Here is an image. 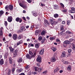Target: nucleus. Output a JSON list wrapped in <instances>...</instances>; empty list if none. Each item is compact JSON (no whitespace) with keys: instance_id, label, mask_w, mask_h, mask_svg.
I'll use <instances>...</instances> for the list:
<instances>
[{"instance_id":"26","label":"nucleus","mask_w":75,"mask_h":75,"mask_svg":"<svg viewBox=\"0 0 75 75\" xmlns=\"http://www.w3.org/2000/svg\"><path fill=\"white\" fill-rule=\"evenodd\" d=\"M32 13L33 16H35V17H37V16H38V14H37V13H33V12H32Z\"/></svg>"},{"instance_id":"57","label":"nucleus","mask_w":75,"mask_h":75,"mask_svg":"<svg viewBox=\"0 0 75 75\" xmlns=\"http://www.w3.org/2000/svg\"><path fill=\"white\" fill-rule=\"evenodd\" d=\"M8 53H6V54H5V56H6V58H7V57H8Z\"/></svg>"},{"instance_id":"28","label":"nucleus","mask_w":75,"mask_h":75,"mask_svg":"<svg viewBox=\"0 0 75 75\" xmlns=\"http://www.w3.org/2000/svg\"><path fill=\"white\" fill-rule=\"evenodd\" d=\"M60 5L61 7H62V8H64V4H62V3H60Z\"/></svg>"},{"instance_id":"62","label":"nucleus","mask_w":75,"mask_h":75,"mask_svg":"<svg viewBox=\"0 0 75 75\" xmlns=\"http://www.w3.org/2000/svg\"><path fill=\"white\" fill-rule=\"evenodd\" d=\"M37 74V72H33V74H34V75H35Z\"/></svg>"},{"instance_id":"36","label":"nucleus","mask_w":75,"mask_h":75,"mask_svg":"<svg viewBox=\"0 0 75 75\" xmlns=\"http://www.w3.org/2000/svg\"><path fill=\"white\" fill-rule=\"evenodd\" d=\"M4 25L5 27H7V26L8 23H7V21H4Z\"/></svg>"},{"instance_id":"10","label":"nucleus","mask_w":75,"mask_h":75,"mask_svg":"<svg viewBox=\"0 0 75 75\" xmlns=\"http://www.w3.org/2000/svg\"><path fill=\"white\" fill-rule=\"evenodd\" d=\"M9 8L10 11H12L13 10V6L12 5H9Z\"/></svg>"},{"instance_id":"18","label":"nucleus","mask_w":75,"mask_h":75,"mask_svg":"<svg viewBox=\"0 0 75 75\" xmlns=\"http://www.w3.org/2000/svg\"><path fill=\"white\" fill-rule=\"evenodd\" d=\"M39 46H40L39 43H36L35 44V47L36 48H39Z\"/></svg>"},{"instance_id":"54","label":"nucleus","mask_w":75,"mask_h":75,"mask_svg":"<svg viewBox=\"0 0 75 75\" xmlns=\"http://www.w3.org/2000/svg\"><path fill=\"white\" fill-rule=\"evenodd\" d=\"M31 1L32 0H27L28 2L29 3H31Z\"/></svg>"},{"instance_id":"23","label":"nucleus","mask_w":75,"mask_h":75,"mask_svg":"<svg viewBox=\"0 0 75 75\" xmlns=\"http://www.w3.org/2000/svg\"><path fill=\"white\" fill-rule=\"evenodd\" d=\"M45 24H48V25H50V24L49 23H48V20H45Z\"/></svg>"},{"instance_id":"55","label":"nucleus","mask_w":75,"mask_h":75,"mask_svg":"<svg viewBox=\"0 0 75 75\" xmlns=\"http://www.w3.org/2000/svg\"><path fill=\"white\" fill-rule=\"evenodd\" d=\"M41 5L42 7H44V6H45V4H43L42 3H41Z\"/></svg>"},{"instance_id":"56","label":"nucleus","mask_w":75,"mask_h":75,"mask_svg":"<svg viewBox=\"0 0 75 75\" xmlns=\"http://www.w3.org/2000/svg\"><path fill=\"white\" fill-rule=\"evenodd\" d=\"M71 55V53H69V54H68L67 56V57H69V56H70Z\"/></svg>"},{"instance_id":"40","label":"nucleus","mask_w":75,"mask_h":75,"mask_svg":"<svg viewBox=\"0 0 75 75\" xmlns=\"http://www.w3.org/2000/svg\"><path fill=\"white\" fill-rule=\"evenodd\" d=\"M39 33V30H36L35 31V35H37Z\"/></svg>"},{"instance_id":"17","label":"nucleus","mask_w":75,"mask_h":75,"mask_svg":"<svg viewBox=\"0 0 75 75\" xmlns=\"http://www.w3.org/2000/svg\"><path fill=\"white\" fill-rule=\"evenodd\" d=\"M19 5L20 6H21V7H23V8H25L27 7L26 6L24 5L21 3L19 4Z\"/></svg>"},{"instance_id":"48","label":"nucleus","mask_w":75,"mask_h":75,"mask_svg":"<svg viewBox=\"0 0 75 75\" xmlns=\"http://www.w3.org/2000/svg\"><path fill=\"white\" fill-rule=\"evenodd\" d=\"M70 21H68L67 22V24L68 25H69L70 24Z\"/></svg>"},{"instance_id":"3","label":"nucleus","mask_w":75,"mask_h":75,"mask_svg":"<svg viewBox=\"0 0 75 75\" xmlns=\"http://www.w3.org/2000/svg\"><path fill=\"white\" fill-rule=\"evenodd\" d=\"M7 21L9 23H11L13 21V17L11 16H9L7 18Z\"/></svg>"},{"instance_id":"63","label":"nucleus","mask_w":75,"mask_h":75,"mask_svg":"<svg viewBox=\"0 0 75 75\" xmlns=\"http://www.w3.org/2000/svg\"><path fill=\"white\" fill-rule=\"evenodd\" d=\"M47 73V71H44L42 73L43 74H46Z\"/></svg>"},{"instance_id":"46","label":"nucleus","mask_w":75,"mask_h":75,"mask_svg":"<svg viewBox=\"0 0 75 75\" xmlns=\"http://www.w3.org/2000/svg\"><path fill=\"white\" fill-rule=\"evenodd\" d=\"M71 51L72 50L71 49H69L68 50V52H69V53H71Z\"/></svg>"},{"instance_id":"32","label":"nucleus","mask_w":75,"mask_h":75,"mask_svg":"<svg viewBox=\"0 0 75 75\" xmlns=\"http://www.w3.org/2000/svg\"><path fill=\"white\" fill-rule=\"evenodd\" d=\"M23 61V59L21 58H20L19 60L18 61V62L20 63L21 62Z\"/></svg>"},{"instance_id":"8","label":"nucleus","mask_w":75,"mask_h":75,"mask_svg":"<svg viewBox=\"0 0 75 75\" xmlns=\"http://www.w3.org/2000/svg\"><path fill=\"white\" fill-rule=\"evenodd\" d=\"M21 30L22 31H25L26 30V29H25V28L24 26H22L21 27Z\"/></svg>"},{"instance_id":"4","label":"nucleus","mask_w":75,"mask_h":75,"mask_svg":"<svg viewBox=\"0 0 75 75\" xmlns=\"http://www.w3.org/2000/svg\"><path fill=\"white\" fill-rule=\"evenodd\" d=\"M17 35L14 34L13 35V38L14 40H17Z\"/></svg>"},{"instance_id":"6","label":"nucleus","mask_w":75,"mask_h":75,"mask_svg":"<svg viewBox=\"0 0 75 75\" xmlns=\"http://www.w3.org/2000/svg\"><path fill=\"white\" fill-rule=\"evenodd\" d=\"M8 61L10 64H13V61L12 60V59L11 57H9L8 59Z\"/></svg>"},{"instance_id":"29","label":"nucleus","mask_w":75,"mask_h":75,"mask_svg":"<svg viewBox=\"0 0 75 75\" xmlns=\"http://www.w3.org/2000/svg\"><path fill=\"white\" fill-rule=\"evenodd\" d=\"M51 49L52 50V51H55L57 50L56 48L54 47H52L51 48Z\"/></svg>"},{"instance_id":"14","label":"nucleus","mask_w":75,"mask_h":75,"mask_svg":"<svg viewBox=\"0 0 75 75\" xmlns=\"http://www.w3.org/2000/svg\"><path fill=\"white\" fill-rule=\"evenodd\" d=\"M54 9L58 10L59 8V6L57 5H54Z\"/></svg>"},{"instance_id":"11","label":"nucleus","mask_w":75,"mask_h":75,"mask_svg":"<svg viewBox=\"0 0 75 75\" xmlns=\"http://www.w3.org/2000/svg\"><path fill=\"white\" fill-rule=\"evenodd\" d=\"M9 48L11 52H13L14 50V49L12 48V47L10 46L9 47Z\"/></svg>"},{"instance_id":"25","label":"nucleus","mask_w":75,"mask_h":75,"mask_svg":"<svg viewBox=\"0 0 75 75\" xmlns=\"http://www.w3.org/2000/svg\"><path fill=\"white\" fill-rule=\"evenodd\" d=\"M23 37V35L21 34H20L18 36V39L19 40H20V39H21V38H22Z\"/></svg>"},{"instance_id":"37","label":"nucleus","mask_w":75,"mask_h":75,"mask_svg":"<svg viewBox=\"0 0 75 75\" xmlns=\"http://www.w3.org/2000/svg\"><path fill=\"white\" fill-rule=\"evenodd\" d=\"M25 69L26 70H28L29 68H30V67H29V65H27L25 67Z\"/></svg>"},{"instance_id":"21","label":"nucleus","mask_w":75,"mask_h":75,"mask_svg":"<svg viewBox=\"0 0 75 75\" xmlns=\"http://www.w3.org/2000/svg\"><path fill=\"white\" fill-rule=\"evenodd\" d=\"M54 16L55 18H58L59 17V15L57 13H55L54 15Z\"/></svg>"},{"instance_id":"30","label":"nucleus","mask_w":75,"mask_h":75,"mask_svg":"<svg viewBox=\"0 0 75 75\" xmlns=\"http://www.w3.org/2000/svg\"><path fill=\"white\" fill-rule=\"evenodd\" d=\"M8 8H9V6L8 5H7L6 6L5 8V9L6 10H7L8 11Z\"/></svg>"},{"instance_id":"35","label":"nucleus","mask_w":75,"mask_h":75,"mask_svg":"<svg viewBox=\"0 0 75 75\" xmlns=\"http://www.w3.org/2000/svg\"><path fill=\"white\" fill-rule=\"evenodd\" d=\"M30 46L31 47H33L34 46V44H33L31 43H30L29 44L28 47H30Z\"/></svg>"},{"instance_id":"44","label":"nucleus","mask_w":75,"mask_h":75,"mask_svg":"<svg viewBox=\"0 0 75 75\" xmlns=\"http://www.w3.org/2000/svg\"><path fill=\"white\" fill-rule=\"evenodd\" d=\"M64 30V28L62 26H61L60 27V30L61 31H63Z\"/></svg>"},{"instance_id":"19","label":"nucleus","mask_w":75,"mask_h":75,"mask_svg":"<svg viewBox=\"0 0 75 75\" xmlns=\"http://www.w3.org/2000/svg\"><path fill=\"white\" fill-rule=\"evenodd\" d=\"M37 61L38 62H40L41 61V57H38L37 58Z\"/></svg>"},{"instance_id":"7","label":"nucleus","mask_w":75,"mask_h":75,"mask_svg":"<svg viewBox=\"0 0 75 75\" xmlns=\"http://www.w3.org/2000/svg\"><path fill=\"white\" fill-rule=\"evenodd\" d=\"M23 69H18L16 70V72L17 73H20L21 72H22V71H23Z\"/></svg>"},{"instance_id":"53","label":"nucleus","mask_w":75,"mask_h":75,"mask_svg":"<svg viewBox=\"0 0 75 75\" xmlns=\"http://www.w3.org/2000/svg\"><path fill=\"white\" fill-rule=\"evenodd\" d=\"M58 21H60V22H61V21H62V19L61 18H59L58 19Z\"/></svg>"},{"instance_id":"38","label":"nucleus","mask_w":75,"mask_h":75,"mask_svg":"<svg viewBox=\"0 0 75 75\" xmlns=\"http://www.w3.org/2000/svg\"><path fill=\"white\" fill-rule=\"evenodd\" d=\"M35 70L36 71H38V67H35Z\"/></svg>"},{"instance_id":"60","label":"nucleus","mask_w":75,"mask_h":75,"mask_svg":"<svg viewBox=\"0 0 75 75\" xmlns=\"http://www.w3.org/2000/svg\"><path fill=\"white\" fill-rule=\"evenodd\" d=\"M56 56H57V53H54V54L53 55V57H55V58H56Z\"/></svg>"},{"instance_id":"5","label":"nucleus","mask_w":75,"mask_h":75,"mask_svg":"<svg viewBox=\"0 0 75 75\" xmlns=\"http://www.w3.org/2000/svg\"><path fill=\"white\" fill-rule=\"evenodd\" d=\"M54 18H51L50 19H49V21L50 22L51 24L52 25H53V23H54Z\"/></svg>"},{"instance_id":"15","label":"nucleus","mask_w":75,"mask_h":75,"mask_svg":"<svg viewBox=\"0 0 75 75\" xmlns=\"http://www.w3.org/2000/svg\"><path fill=\"white\" fill-rule=\"evenodd\" d=\"M11 71L12 72V74H14V72L15 71V70H16V67H13L11 69Z\"/></svg>"},{"instance_id":"24","label":"nucleus","mask_w":75,"mask_h":75,"mask_svg":"<svg viewBox=\"0 0 75 75\" xmlns=\"http://www.w3.org/2000/svg\"><path fill=\"white\" fill-rule=\"evenodd\" d=\"M45 41V38H43V39H42V40L41 41V43L42 44H44Z\"/></svg>"},{"instance_id":"47","label":"nucleus","mask_w":75,"mask_h":75,"mask_svg":"<svg viewBox=\"0 0 75 75\" xmlns=\"http://www.w3.org/2000/svg\"><path fill=\"white\" fill-rule=\"evenodd\" d=\"M70 11L71 12V13H75V10H71Z\"/></svg>"},{"instance_id":"49","label":"nucleus","mask_w":75,"mask_h":75,"mask_svg":"<svg viewBox=\"0 0 75 75\" xmlns=\"http://www.w3.org/2000/svg\"><path fill=\"white\" fill-rule=\"evenodd\" d=\"M50 40H54V38L51 37L50 38Z\"/></svg>"},{"instance_id":"61","label":"nucleus","mask_w":75,"mask_h":75,"mask_svg":"<svg viewBox=\"0 0 75 75\" xmlns=\"http://www.w3.org/2000/svg\"><path fill=\"white\" fill-rule=\"evenodd\" d=\"M19 42L21 44L23 43V40H21L19 41Z\"/></svg>"},{"instance_id":"20","label":"nucleus","mask_w":75,"mask_h":75,"mask_svg":"<svg viewBox=\"0 0 75 75\" xmlns=\"http://www.w3.org/2000/svg\"><path fill=\"white\" fill-rule=\"evenodd\" d=\"M17 52H13V57H15L16 56H17Z\"/></svg>"},{"instance_id":"12","label":"nucleus","mask_w":75,"mask_h":75,"mask_svg":"<svg viewBox=\"0 0 75 75\" xmlns=\"http://www.w3.org/2000/svg\"><path fill=\"white\" fill-rule=\"evenodd\" d=\"M0 64L1 65H3L4 64V60L3 59H1L0 60Z\"/></svg>"},{"instance_id":"33","label":"nucleus","mask_w":75,"mask_h":75,"mask_svg":"<svg viewBox=\"0 0 75 75\" xmlns=\"http://www.w3.org/2000/svg\"><path fill=\"white\" fill-rule=\"evenodd\" d=\"M3 35V30H0V36H2Z\"/></svg>"},{"instance_id":"51","label":"nucleus","mask_w":75,"mask_h":75,"mask_svg":"<svg viewBox=\"0 0 75 75\" xmlns=\"http://www.w3.org/2000/svg\"><path fill=\"white\" fill-rule=\"evenodd\" d=\"M34 25H32L30 27V29L32 30H33V28H34Z\"/></svg>"},{"instance_id":"64","label":"nucleus","mask_w":75,"mask_h":75,"mask_svg":"<svg viewBox=\"0 0 75 75\" xmlns=\"http://www.w3.org/2000/svg\"><path fill=\"white\" fill-rule=\"evenodd\" d=\"M19 75H25V74H24V73H21Z\"/></svg>"},{"instance_id":"27","label":"nucleus","mask_w":75,"mask_h":75,"mask_svg":"<svg viewBox=\"0 0 75 75\" xmlns=\"http://www.w3.org/2000/svg\"><path fill=\"white\" fill-rule=\"evenodd\" d=\"M4 12L3 11L1 10L0 11V16H2V15L4 14Z\"/></svg>"},{"instance_id":"16","label":"nucleus","mask_w":75,"mask_h":75,"mask_svg":"<svg viewBox=\"0 0 75 75\" xmlns=\"http://www.w3.org/2000/svg\"><path fill=\"white\" fill-rule=\"evenodd\" d=\"M59 70V68L58 67L56 68V69L54 70V73H55L57 72H58V71Z\"/></svg>"},{"instance_id":"58","label":"nucleus","mask_w":75,"mask_h":75,"mask_svg":"<svg viewBox=\"0 0 75 75\" xmlns=\"http://www.w3.org/2000/svg\"><path fill=\"white\" fill-rule=\"evenodd\" d=\"M65 21H62V24H65Z\"/></svg>"},{"instance_id":"2","label":"nucleus","mask_w":75,"mask_h":75,"mask_svg":"<svg viewBox=\"0 0 75 75\" xmlns=\"http://www.w3.org/2000/svg\"><path fill=\"white\" fill-rule=\"evenodd\" d=\"M50 60L51 62H55L57 61L56 57H52L50 58Z\"/></svg>"},{"instance_id":"45","label":"nucleus","mask_w":75,"mask_h":75,"mask_svg":"<svg viewBox=\"0 0 75 75\" xmlns=\"http://www.w3.org/2000/svg\"><path fill=\"white\" fill-rule=\"evenodd\" d=\"M57 23H58L57 22V21H54V22L53 21V25H54H54H55V24H57Z\"/></svg>"},{"instance_id":"9","label":"nucleus","mask_w":75,"mask_h":75,"mask_svg":"<svg viewBox=\"0 0 75 75\" xmlns=\"http://www.w3.org/2000/svg\"><path fill=\"white\" fill-rule=\"evenodd\" d=\"M44 49H41L40 52H39L40 54V55H43L44 54Z\"/></svg>"},{"instance_id":"34","label":"nucleus","mask_w":75,"mask_h":75,"mask_svg":"<svg viewBox=\"0 0 75 75\" xmlns=\"http://www.w3.org/2000/svg\"><path fill=\"white\" fill-rule=\"evenodd\" d=\"M66 33H67V34H72V33L69 31H67Z\"/></svg>"},{"instance_id":"43","label":"nucleus","mask_w":75,"mask_h":75,"mask_svg":"<svg viewBox=\"0 0 75 75\" xmlns=\"http://www.w3.org/2000/svg\"><path fill=\"white\" fill-rule=\"evenodd\" d=\"M29 53L30 55H33V53L31 51H29Z\"/></svg>"},{"instance_id":"50","label":"nucleus","mask_w":75,"mask_h":75,"mask_svg":"<svg viewBox=\"0 0 75 75\" xmlns=\"http://www.w3.org/2000/svg\"><path fill=\"white\" fill-rule=\"evenodd\" d=\"M67 42L68 40H65L64 42V44H67Z\"/></svg>"},{"instance_id":"42","label":"nucleus","mask_w":75,"mask_h":75,"mask_svg":"<svg viewBox=\"0 0 75 75\" xmlns=\"http://www.w3.org/2000/svg\"><path fill=\"white\" fill-rule=\"evenodd\" d=\"M72 48L73 50H75V46L74 45V44H73Z\"/></svg>"},{"instance_id":"22","label":"nucleus","mask_w":75,"mask_h":75,"mask_svg":"<svg viewBox=\"0 0 75 75\" xmlns=\"http://www.w3.org/2000/svg\"><path fill=\"white\" fill-rule=\"evenodd\" d=\"M20 18L18 17L16 18L15 20L17 22H19V21H20Z\"/></svg>"},{"instance_id":"59","label":"nucleus","mask_w":75,"mask_h":75,"mask_svg":"<svg viewBox=\"0 0 75 75\" xmlns=\"http://www.w3.org/2000/svg\"><path fill=\"white\" fill-rule=\"evenodd\" d=\"M73 40H74V39L73 38H71L69 40V41L71 42H72V41H73Z\"/></svg>"},{"instance_id":"41","label":"nucleus","mask_w":75,"mask_h":75,"mask_svg":"<svg viewBox=\"0 0 75 75\" xmlns=\"http://www.w3.org/2000/svg\"><path fill=\"white\" fill-rule=\"evenodd\" d=\"M10 73H11V69H9L8 70V72L7 73L8 75H10Z\"/></svg>"},{"instance_id":"31","label":"nucleus","mask_w":75,"mask_h":75,"mask_svg":"<svg viewBox=\"0 0 75 75\" xmlns=\"http://www.w3.org/2000/svg\"><path fill=\"white\" fill-rule=\"evenodd\" d=\"M38 40L39 41H41L42 40V37L41 36H40L38 38Z\"/></svg>"},{"instance_id":"52","label":"nucleus","mask_w":75,"mask_h":75,"mask_svg":"<svg viewBox=\"0 0 75 75\" xmlns=\"http://www.w3.org/2000/svg\"><path fill=\"white\" fill-rule=\"evenodd\" d=\"M71 69V67H67V69L68 70H69V71H70Z\"/></svg>"},{"instance_id":"1","label":"nucleus","mask_w":75,"mask_h":75,"mask_svg":"<svg viewBox=\"0 0 75 75\" xmlns=\"http://www.w3.org/2000/svg\"><path fill=\"white\" fill-rule=\"evenodd\" d=\"M36 56V53L35 52L34 54L31 56L29 54H27L26 55V57L28 59H31L32 58H34Z\"/></svg>"},{"instance_id":"13","label":"nucleus","mask_w":75,"mask_h":75,"mask_svg":"<svg viewBox=\"0 0 75 75\" xmlns=\"http://www.w3.org/2000/svg\"><path fill=\"white\" fill-rule=\"evenodd\" d=\"M66 52H63L62 53V57H65L66 56Z\"/></svg>"},{"instance_id":"39","label":"nucleus","mask_w":75,"mask_h":75,"mask_svg":"<svg viewBox=\"0 0 75 75\" xmlns=\"http://www.w3.org/2000/svg\"><path fill=\"white\" fill-rule=\"evenodd\" d=\"M45 33V31L44 30H43L41 33V35H44Z\"/></svg>"}]
</instances>
